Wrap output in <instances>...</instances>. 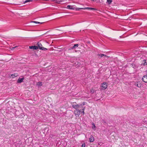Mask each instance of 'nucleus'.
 Masks as SVG:
<instances>
[{
	"mask_svg": "<svg viewBox=\"0 0 147 147\" xmlns=\"http://www.w3.org/2000/svg\"><path fill=\"white\" fill-rule=\"evenodd\" d=\"M82 106L81 105L74 104L72 105V107L76 110L74 112V114L76 117H79L81 113H82L83 115H84L85 114L84 111L85 108L83 106L81 107Z\"/></svg>",
	"mask_w": 147,
	"mask_h": 147,
	"instance_id": "f257e3e1",
	"label": "nucleus"
},
{
	"mask_svg": "<svg viewBox=\"0 0 147 147\" xmlns=\"http://www.w3.org/2000/svg\"><path fill=\"white\" fill-rule=\"evenodd\" d=\"M107 87V83L106 82H104L102 85L101 89V90H105Z\"/></svg>",
	"mask_w": 147,
	"mask_h": 147,
	"instance_id": "f03ea898",
	"label": "nucleus"
},
{
	"mask_svg": "<svg viewBox=\"0 0 147 147\" xmlns=\"http://www.w3.org/2000/svg\"><path fill=\"white\" fill-rule=\"evenodd\" d=\"M78 46L79 45L78 44H74L73 46L69 48L68 50H70L74 49H76L78 47Z\"/></svg>",
	"mask_w": 147,
	"mask_h": 147,
	"instance_id": "7ed1b4c3",
	"label": "nucleus"
},
{
	"mask_svg": "<svg viewBox=\"0 0 147 147\" xmlns=\"http://www.w3.org/2000/svg\"><path fill=\"white\" fill-rule=\"evenodd\" d=\"M142 79L144 82L147 83V74L144 76Z\"/></svg>",
	"mask_w": 147,
	"mask_h": 147,
	"instance_id": "20e7f679",
	"label": "nucleus"
},
{
	"mask_svg": "<svg viewBox=\"0 0 147 147\" xmlns=\"http://www.w3.org/2000/svg\"><path fill=\"white\" fill-rule=\"evenodd\" d=\"M24 78H19L17 81L18 83H21L24 80Z\"/></svg>",
	"mask_w": 147,
	"mask_h": 147,
	"instance_id": "39448f33",
	"label": "nucleus"
},
{
	"mask_svg": "<svg viewBox=\"0 0 147 147\" xmlns=\"http://www.w3.org/2000/svg\"><path fill=\"white\" fill-rule=\"evenodd\" d=\"M89 139L90 142H94V137H93V136L92 135H91L90 136V138Z\"/></svg>",
	"mask_w": 147,
	"mask_h": 147,
	"instance_id": "423d86ee",
	"label": "nucleus"
},
{
	"mask_svg": "<svg viewBox=\"0 0 147 147\" xmlns=\"http://www.w3.org/2000/svg\"><path fill=\"white\" fill-rule=\"evenodd\" d=\"M82 9H88L91 10H95V9L94 8L87 7L85 8H82Z\"/></svg>",
	"mask_w": 147,
	"mask_h": 147,
	"instance_id": "0eeeda50",
	"label": "nucleus"
},
{
	"mask_svg": "<svg viewBox=\"0 0 147 147\" xmlns=\"http://www.w3.org/2000/svg\"><path fill=\"white\" fill-rule=\"evenodd\" d=\"M74 7H74L73 6H71L70 5H68L67 6V8L69 9H74Z\"/></svg>",
	"mask_w": 147,
	"mask_h": 147,
	"instance_id": "6e6552de",
	"label": "nucleus"
},
{
	"mask_svg": "<svg viewBox=\"0 0 147 147\" xmlns=\"http://www.w3.org/2000/svg\"><path fill=\"white\" fill-rule=\"evenodd\" d=\"M30 49H38V47L36 46H32L31 47H30Z\"/></svg>",
	"mask_w": 147,
	"mask_h": 147,
	"instance_id": "1a4fd4ad",
	"label": "nucleus"
},
{
	"mask_svg": "<svg viewBox=\"0 0 147 147\" xmlns=\"http://www.w3.org/2000/svg\"><path fill=\"white\" fill-rule=\"evenodd\" d=\"M38 45L39 49H40V48H42V44H41L40 42H38Z\"/></svg>",
	"mask_w": 147,
	"mask_h": 147,
	"instance_id": "9d476101",
	"label": "nucleus"
},
{
	"mask_svg": "<svg viewBox=\"0 0 147 147\" xmlns=\"http://www.w3.org/2000/svg\"><path fill=\"white\" fill-rule=\"evenodd\" d=\"M42 85V82H39L37 83V85L38 86H40Z\"/></svg>",
	"mask_w": 147,
	"mask_h": 147,
	"instance_id": "9b49d317",
	"label": "nucleus"
},
{
	"mask_svg": "<svg viewBox=\"0 0 147 147\" xmlns=\"http://www.w3.org/2000/svg\"><path fill=\"white\" fill-rule=\"evenodd\" d=\"M92 128L94 130H95V128H96V126L94 124V123H92Z\"/></svg>",
	"mask_w": 147,
	"mask_h": 147,
	"instance_id": "f8f14e48",
	"label": "nucleus"
},
{
	"mask_svg": "<svg viewBox=\"0 0 147 147\" xmlns=\"http://www.w3.org/2000/svg\"><path fill=\"white\" fill-rule=\"evenodd\" d=\"M75 10L76 11H79L80 9H82V8H78V7H74Z\"/></svg>",
	"mask_w": 147,
	"mask_h": 147,
	"instance_id": "ddd939ff",
	"label": "nucleus"
},
{
	"mask_svg": "<svg viewBox=\"0 0 147 147\" xmlns=\"http://www.w3.org/2000/svg\"><path fill=\"white\" fill-rule=\"evenodd\" d=\"M112 1V0H107V3L109 4H110Z\"/></svg>",
	"mask_w": 147,
	"mask_h": 147,
	"instance_id": "4468645a",
	"label": "nucleus"
},
{
	"mask_svg": "<svg viewBox=\"0 0 147 147\" xmlns=\"http://www.w3.org/2000/svg\"><path fill=\"white\" fill-rule=\"evenodd\" d=\"M90 92L91 93H93L94 92V90L92 88L91 89H90Z\"/></svg>",
	"mask_w": 147,
	"mask_h": 147,
	"instance_id": "2eb2a0df",
	"label": "nucleus"
},
{
	"mask_svg": "<svg viewBox=\"0 0 147 147\" xmlns=\"http://www.w3.org/2000/svg\"><path fill=\"white\" fill-rule=\"evenodd\" d=\"M99 56H100V57H102L103 56H105V57H107L106 56V55H104V54H99Z\"/></svg>",
	"mask_w": 147,
	"mask_h": 147,
	"instance_id": "dca6fc26",
	"label": "nucleus"
},
{
	"mask_svg": "<svg viewBox=\"0 0 147 147\" xmlns=\"http://www.w3.org/2000/svg\"><path fill=\"white\" fill-rule=\"evenodd\" d=\"M40 49L42 50L45 51V50H47V49L46 48L44 47H42V48H40Z\"/></svg>",
	"mask_w": 147,
	"mask_h": 147,
	"instance_id": "f3484780",
	"label": "nucleus"
},
{
	"mask_svg": "<svg viewBox=\"0 0 147 147\" xmlns=\"http://www.w3.org/2000/svg\"><path fill=\"white\" fill-rule=\"evenodd\" d=\"M144 64H143V65H147V63L146 62V61L145 60H144Z\"/></svg>",
	"mask_w": 147,
	"mask_h": 147,
	"instance_id": "a211bd4d",
	"label": "nucleus"
},
{
	"mask_svg": "<svg viewBox=\"0 0 147 147\" xmlns=\"http://www.w3.org/2000/svg\"><path fill=\"white\" fill-rule=\"evenodd\" d=\"M32 1V0H26V1H25V3L31 1Z\"/></svg>",
	"mask_w": 147,
	"mask_h": 147,
	"instance_id": "6ab92c4d",
	"label": "nucleus"
},
{
	"mask_svg": "<svg viewBox=\"0 0 147 147\" xmlns=\"http://www.w3.org/2000/svg\"><path fill=\"white\" fill-rule=\"evenodd\" d=\"M135 85H136V86H137V87H140V86H139V85L138 84V83H135Z\"/></svg>",
	"mask_w": 147,
	"mask_h": 147,
	"instance_id": "aec40b11",
	"label": "nucleus"
},
{
	"mask_svg": "<svg viewBox=\"0 0 147 147\" xmlns=\"http://www.w3.org/2000/svg\"><path fill=\"white\" fill-rule=\"evenodd\" d=\"M82 147H85V143H84L82 145Z\"/></svg>",
	"mask_w": 147,
	"mask_h": 147,
	"instance_id": "412c9836",
	"label": "nucleus"
},
{
	"mask_svg": "<svg viewBox=\"0 0 147 147\" xmlns=\"http://www.w3.org/2000/svg\"><path fill=\"white\" fill-rule=\"evenodd\" d=\"M11 76H14V77H16L17 76V75H16V74H13L12 75H11Z\"/></svg>",
	"mask_w": 147,
	"mask_h": 147,
	"instance_id": "4be33fe9",
	"label": "nucleus"
},
{
	"mask_svg": "<svg viewBox=\"0 0 147 147\" xmlns=\"http://www.w3.org/2000/svg\"><path fill=\"white\" fill-rule=\"evenodd\" d=\"M33 22L35 23H38V24L40 23L39 22H36V21H34Z\"/></svg>",
	"mask_w": 147,
	"mask_h": 147,
	"instance_id": "5701e85b",
	"label": "nucleus"
}]
</instances>
